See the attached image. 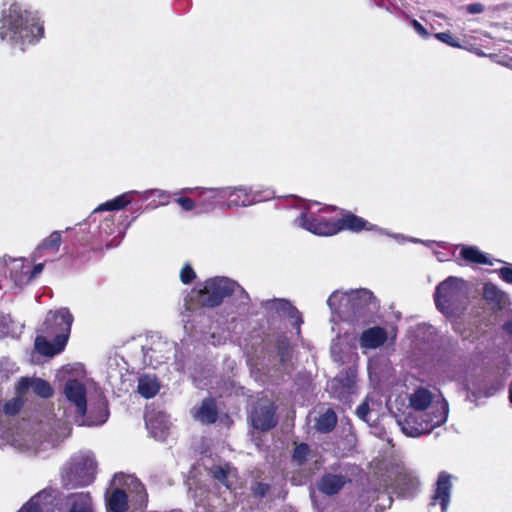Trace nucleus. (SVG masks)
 Segmentation results:
<instances>
[{
	"instance_id": "nucleus-31",
	"label": "nucleus",
	"mask_w": 512,
	"mask_h": 512,
	"mask_svg": "<svg viewBox=\"0 0 512 512\" xmlns=\"http://www.w3.org/2000/svg\"><path fill=\"white\" fill-rule=\"evenodd\" d=\"M381 402L375 395H367L365 400L358 406L356 414L359 419L369 423L374 412H378Z\"/></svg>"
},
{
	"instance_id": "nucleus-23",
	"label": "nucleus",
	"mask_w": 512,
	"mask_h": 512,
	"mask_svg": "<svg viewBox=\"0 0 512 512\" xmlns=\"http://www.w3.org/2000/svg\"><path fill=\"white\" fill-rule=\"evenodd\" d=\"M114 482L126 485L129 488L130 492L135 495V501L140 509L147 506L148 495L145 486L135 476L117 473L114 476Z\"/></svg>"
},
{
	"instance_id": "nucleus-26",
	"label": "nucleus",
	"mask_w": 512,
	"mask_h": 512,
	"mask_svg": "<svg viewBox=\"0 0 512 512\" xmlns=\"http://www.w3.org/2000/svg\"><path fill=\"white\" fill-rule=\"evenodd\" d=\"M53 498L52 489H43L34 495L18 512H49Z\"/></svg>"
},
{
	"instance_id": "nucleus-35",
	"label": "nucleus",
	"mask_w": 512,
	"mask_h": 512,
	"mask_svg": "<svg viewBox=\"0 0 512 512\" xmlns=\"http://www.w3.org/2000/svg\"><path fill=\"white\" fill-rule=\"evenodd\" d=\"M460 255L465 261L470 263L492 265L487 255L474 246H462Z\"/></svg>"
},
{
	"instance_id": "nucleus-54",
	"label": "nucleus",
	"mask_w": 512,
	"mask_h": 512,
	"mask_svg": "<svg viewBox=\"0 0 512 512\" xmlns=\"http://www.w3.org/2000/svg\"><path fill=\"white\" fill-rule=\"evenodd\" d=\"M437 258L439 261H444L445 258L443 257V255L441 253H437Z\"/></svg>"
},
{
	"instance_id": "nucleus-3",
	"label": "nucleus",
	"mask_w": 512,
	"mask_h": 512,
	"mask_svg": "<svg viewBox=\"0 0 512 512\" xmlns=\"http://www.w3.org/2000/svg\"><path fill=\"white\" fill-rule=\"evenodd\" d=\"M332 313V322L338 320L349 323L365 322L378 309V302L368 289H356L343 292L334 291L327 300Z\"/></svg>"
},
{
	"instance_id": "nucleus-29",
	"label": "nucleus",
	"mask_w": 512,
	"mask_h": 512,
	"mask_svg": "<svg viewBox=\"0 0 512 512\" xmlns=\"http://www.w3.org/2000/svg\"><path fill=\"white\" fill-rule=\"evenodd\" d=\"M419 485L418 477L408 471H403L398 475L396 488L403 497L412 496Z\"/></svg>"
},
{
	"instance_id": "nucleus-52",
	"label": "nucleus",
	"mask_w": 512,
	"mask_h": 512,
	"mask_svg": "<svg viewBox=\"0 0 512 512\" xmlns=\"http://www.w3.org/2000/svg\"><path fill=\"white\" fill-rule=\"evenodd\" d=\"M503 329L505 332L512 335V319L505 322V324L503 325Z\"/></svg>"
},
{
	"instance_id": "nucleus-42",
	"label": "nucleus",
	"mask_w": 512,
	"mask_h": 512,
	"mask_svg": "<svg viewBox=\"0 0 512 512\" xmlns=\"http://www.w3.org/2000/svg\"><path fill=\"white\" fill-rule=\"evenodd\" d=\"M195 277H196V274H195L193 268L189 264H186L182 268L181 273H180V279H181L182 283L189 284L192 282L193 279H195Z\"/></svg>"
},
{
	"instance_id": "nucleus-27",
	"label": "nucleus",
	"mask_w": 512,
	"mask_h": 512,
	"mask_svg": "<svg viewBox=\"0 0 512 512\" xmlns=\"http://www.w3.org/2000/svg\"><path fill=\"white\" fill-rule=\"evenodd\" d=\"M387 332L384 328L375 326L362 332L359 343L361 348L376 349L387 341Z\"/></svg>"
},
{
	"instance_id": "nucleus-40",
	"label": "nucleus",
	"mask_w": 512,
	"mask_h": 512,
	"mask_svg": "<svg viewBox=\"0 0 512 512\" xmlns=\"http://www.w3.org/2000/svg\"><path fill=\"white\" fill-rule=\"evenodd\" d=\"M434 37L442 43L454 48H465L472 51V49L466 45H462L459 40L452 36L450 32H439L434 34Z\"/></svg>"
},
{
	"instance_id": "nucleus-44",
	"label": "nucleus",
	"mask_w": 512,
	"mask_h": 512,
	"mask_svg": "<svg viewBox=\"0 0 512 512\" xmlns=\"http://www.w3.org/2000/svg\"><path fill=\"white\" fill-rule=\"evenodd\" d=\"M411 26L415 30V32L422 38L427 39L430 37V33L428 30L416 19H411Z\"/></svg>"
},
{
	"instance_id": "nucleus-43",
	"label": "nucleus",
	"mask_w": 512,
	"mask_h": 512,
	"mask_svg": "<svg viewBox=\"0 0 512 512\" xmlns=\"http://www.w3.org/2000/svg\"><path fill=\"white\" fill-rule=\"evenodd\" d=\"M176 202L181 206L184 211H191L196 206H199L197 201H194L188 197H179Z\"/></svg>"
},
{
	"instance_id": "nucleus-30",
	"label": "nucleus",
	"mask_w": 512,
	"mask_h": 512,
	"mask_svg": "<svg viewBox=\"0 0 512 512\" xmlns=\"http://www.w3.org/2000/svg\"><path fill=\"white\" fill-rule=\"evenodd\" d=\"M217 408L213 399L203 400L201 406L194 412L193 416L201 423H214L217 419Z\"/></svg>"
},
{
	"instance_id": "nucleus-49",
	"label": "nucleus",
	"mask_w": 512,
	"mask_h": 512,
	"mask_svg": "<svg viewBox=\"0 0 512 512\" xmlns=\"http://www.w3.org/2000/svg\"><path fill=\"white\" fill-rule=\"evenodd\" d=\"M253 491L256 495L260 496V497H263L267 494V492L269 491V485L268 484H265V483H257L254 487H253Z\"/></svg>"
},
{
	"instance_id": "nucleus-4",
	"label": "nucleus",
	"mask_w": 512,
	"mask_h": 512,
	"mask_svg": "<svg viewBox=\"0 0 512 512\" xmlns=\"http://www.w3.org/2000/svg\"><path fill=\"white\" fill-rule=\"evenodd\" d=\"M63 393L74 409L71 417L78 425L98 426L107 421L109 412L105 400L100 398L88 406L87 390L83 382L68 379L64 384Z\"/></svg>"
},
{
	"instance_id": "nucleus-33",
	"label": "nucleus",
	"mask_w": 512,
	"mask_h": 512,
	"mask_svg": "<svg viewBox=\"0 0 512 512\" xmlns=\"http://www.w3.org/2000/svg\"><path fill=\"white\" fill-rule=\"evenodd\" d=\"M71 508L69 512H93L92 499L89 493H75L69 496Z\"/></svg>"
},
{
	"instance_id": "nucleus-21",
	"label": "nucleus",
	"mask_w": 512,
	"mask_h": 512,
	"mask_svg": "<svg viewBox=\"0 0 512 512\" xmlns=\"http://www.w3.org/2000/svg\"><path fill=\"white\" fill-rule=\"evenodd\" d=\"M62 243V232L53 231L37 246L33 253V261L43 259L42 263L53 261Z\"/></svg>"
},
{
	"instance_id": "nucleus-2",
	"label": "nucleus",
	"mask_w": 512,
	"mask_h": 512,
	"mask_svg": "<svg viewBox=\"0 0 512 512\" xmlns=\"http://www.w3.org/2000/svg\"><path fill=\"white\" fill-rule=\"evenodd\" d=\"M44 35L43 23L34 12L18 3L4 4L0 10V40L25 51Z\"/></svg>"
},
{
	"instance_id": "nucleus-25",
	"label": "nucleus",
	"mask_w": 512,
	"mask_h": 512,
	"mask_svg": "<svg viewBox=\"0 0 512 512\" xmlns=\"http://www.w3.org/2000/svg\"><path fill=\"white\" fill-rule=\"evenodd\" d=\"M336 225L338 226V232L342 230H350L353 232H360L362 230L381 231V229L378 228L377 226L372 225L365 219L349 212L343 214L341 218H338L336 221Z\"/></svg>"
},
{
	"instance_id": "nucleus-6",
	"label": "nucleus",
	"mask_w": 512,
	"mask_h": 512,
	"mask_svg": "<svg viewBox=\"0 0 512 512\" xmlns=\"http://www.w3.org/2000/svg\"><path fill=\"white\" fill-rule=\"evenodd\" d=\"M97 463L94 455L79 452L73 455L61 471L62 484L67 489L90 485L96 475Z\"/></svg>"
},
{
	"instance_id": "nucleus-45",
	"label": "nucleus",
	"mask_w": 512,
	"mask_h": 512,
	"mask_svg": "<svg viewBox=\"0 0 512 512\" xmlns=\"http://www.w3.org/2000/svg\"><path fill=\"white\" fill-rule=\"evenodd\" d=\"M498 274L503 281L512 284V265L500 268Z\"/></svg>"
},
{
	"instance_id": "nucleus-39",
	"label": "nucleus",
	"mask_w": 512,
	"mask_h": 512,
	"mask_svg": "<svg viewBox=\"0 0 512 512\" xmlns=\"http://www.w3.org/2000/svg\"><path fill=\"white\" fill-rule=\"evenodd\" d=\"M235 469L230 465L225 464L224 466L215 465L210 469V473L215 479L223 483L227 488H231V484L228 482V478L235 476Z\"/></svg>"
},
{
	"instance_id": "nucleus-9",
	"label": "nucleus",
	"mask_w": 512,
	"mask_h": 512,
	"mask_svg": "<svg viewBox=\"0 0 512 512\" xmlns=\"http://www.w3.org/2000/svg\"><path fill=\"white\" fill-rule=\"evenodd\" d=\"M319 207L318 203L309 204L295 219V224L315 235L331 236L338 233L337 219L328 217L326 214L336 211L335 207Z\"/></svg>"
},
{
	"instance_id": "nucleus-41",
	"label": "nucleus",
	"mask_w": 512,
	"mask_h": 512,
	"mask_svg": "<svg viewBox=\"0 0 512 512\" xmlns=\"http://www.w3.org/2000/svg\"><path fill=\"white\" fill-rule=\"evenodd\" d=\"M309 452V446L305 443H301L294 449L293 460L296 461L299 465H301L306 461Z\"/></svg>"
},
{
	"instance_id": "nucleus-32",
	"label": "nucleus",
	"mask_w": 512,
	"mask_h": 512,
	"mask_svg": "<svg viewBox=\"0 0 512 512\" xmlns=\"http://www.w3.org/2000/svg\"><path fill=\"white\" fill-rule=\"evenodd\" d=\"M108 512H125L128 509V496L121 489H114L107 497Z\"/></svg>"
},
{
	"instance_id": "nucleus-7",
	"label": "nucleus",
	"mask_w": 512,
	"mask_h": 512,
	"mask_svg": "<svg viewBox=\"0 0 512 512\" xmlns=\"http://www.w3.org/2000/svg\"><path fill=\"white\" fill-rule=\"evenodd\" d=\"M1 261L5 269L4 279H0V294L22 289L36 278L44 267V263H37L32 267L25 258H9Z\"/></svg>"
},
{
	"instance_id": "nucleus-22",
	"label": "nucleus",
	"mask_w": 512,
	"mask_h": 512,
	"mask_svg": "<svg viewBox=\"0 0 512 512\" xmlns=\"http://www.w3.org/2000/svg\"><path fill=\"white\" fill-rule=\"evenodd\" d=\"M251 421L254 428L267 431L276 425L275 407L269 402L258 406L251 414Z\"/></svg>"
},
{
	"instance_id": "nucleus-38",
	"label": "nucleus",
	"mask_w": 512,
	"mask_h": 512,
	"mask_svg": "<svg viewBox=\"0 0 512 512\" xmlns=\"http://www.w3.org/2000/svg\"><path fill=\"white\" fill-rule=\"evenodd\" d=\"M337 423L336 413L332 409H327L319 416L316 422V429L320 432H330L334 429Z\"/></svg>"
},
{
	"instance_id": "nucleus-17",
	"label": "nucleus",
	"mask_w": 512,
	"mask_h": 512,
	"mask_svg": "<svg viewBox=\"0 0 512 512\" xmlns=\"http://www.w3.org/2000/svg\"><path fill=\"white\" fill-rule=\"evenodd\" d=\"M62 323L68 324L70 332L73 323V316L67 308L49 311L39 332L46 334L49 337H56L61 332L60 328H63Z\"/></svg>"
},
{
	"instance_id": "nucleus-51",
	"label": "nucleus",
	"mask_w": 512,
	"mask_h": 512,
	"mask_svg": "<svg viewBox=\"0 0 512 512\" xmlns=\"http://www.w3.org/2000/svg\"><path fill=\"white\" fill-rule=\"evenodd\" d=\"M331 354L334 358L335 361L339 362V361H342L340 356L338 355V350H337V345L336 344H333L332 347H331Z\"/></svg>"
},
{
	"instance_id": "nucleus-16",
	"label": "nucleus",
	"mask_w": 512,
	"mask_h": 512,
	"mask_svg": "<svg viewBox=\"0 0 512 512\" xmlns=\"http://www.w3.org/2000/svg\"><path fill=\"white\" fill-rule=\"evenodd\" d=\"M184 193H198L197 203L201 212H210L216 207L225 208L223 188H184Z\"/></svg>"
},
{
	"instance_id": "nucleus-46",
	"label": "nucleus",
	"mask_w": 512,
	"mask_h": 512,
	"mask_svg": "<svg viewBox=\"0 0 512 512\" xmlns=\"http://www.w3.org/2000/svg\"><path fill=\"white\" fill-rule=\"evenodd\" d=\"M0 371L6 373H13L16 371L15 363L11 362L8 358H2L0 360Z\"/></svg>"
},
{
	"instance_id": "nucleus-1",
	"label": "nucleus",
	"mask_w": 512,
	"mask_h": 512,
	"mask_svg": "<svg viewBox=\"0 0 512 512\" xmlns=\"http://www.w3.org/2000/svg\"><path fill=\"white\" fill-rule=\"evenodd\" d=\"M448 412V402L441 394L435 395L427 388L418 387L408 395L406 409L395 417L401 431L416 438L445 424Z\"/></svg>"
},
{
	"instance_id": "nucleus-18",
	"label": "nucleus",
	"mask_w": 512,
	"mask_h": 512,
	"mask_svg": "<svg viewBox=\"0 0 512 512\" xmlns=\"http://www.w3.org/2000/svg\"><path fill=\"white\" fill-rule=\"evenodd\" d=\"M262 306L268 311H275L279 316L291 319L292 325L296 327L297 334L300 333V326L303 323L302 316L289 301L285 299H270L263 301Z\"/></svg>"
},
{
	"instance_id": "nucleus-48",
	"label": "nucleus",
	"mask_w": 512,
	"mask_h": 512,
	"mask_svg": "<svg viewBox=\"0 0 512 512\" xmlns=\"http://www.w3.org/2000/svg\"><path fill=\"white\" fill-rule=\"evenodd\" d=\"M9 332L8 318L0 315V338L5 337Z\"/></svg>"
},
{
	"instance_id": "nucleus-47",
	"label": "nucleus",
	"mask_w": 512,
	"mask_h": 512,
	"mask_svg": "<svg viewBox=\"0 0 512 512\" xmlns=\"http://www.w3.org/2000/svg\"><path fill=\"white\" fill-rule=\"evenodd\" d=\"M279 355L282 362L286 361L287 358L290 356L289 345L286 340L280 342Z\"/></svg>"
},
{
	"instance_id": "nucleus-36",
	"label": "nucleus",
	"mask_w": 512,
	"mask_h": 512,
	"mask_svg": "<svg viewBox=\"0 0 512 512\" xmlns=\"http://www.w3.org/2000/svg\"><path fill=\"white\" fill-rule=\"evenodd\" d=\"M483 297L488 302L494 303L499 306L505 305L507 301V295L505 292L500 290L493 283H486L483 288Z\"/></svg>"
},
{
	"instance_id": "nucleus-37",
	"label": "nucleus",
	"mask_w": 512,
	"mask_h": 512,
	"mask_svg": "<svg viewBox=\"0 0 512 512\" xmlns=\"http://www.w3.org/2000/svg\"><path fill=\"white\" fill-rule=\"evenodd\" d=\"M24 406V395L16 394L15 397L4 401L0 405V414L8 417L16 416Z\"/></svg>"
},
{
	"instance_id": "nucleus-5",
	"label": "nucleus",
	"mask_w": 512,
	"mask_h": 512,
	"mask_svg": "<svg viewBox=\"0 0 512 512\" xmlns=\"http://www.w3.org/2000/svg\"><path fill=\"white\" fill-rule=\"evenodd\" d=\"M467 283L458 277L450 276L440 282L434 292L436 308L447 318L459 316L468 303Z\"/></svg>"
},
{
	"instance_id": "nucleus-15",
	"label": "nucleus",
	"mask_w": 512,
	"mask_h": 512,
	"mask_svg": "<svg viewBox=\"0 0 512 512\" xmlns=\"http://www.w3.org/2000/svg\"><path fill=\"white\" fill-rule=\"evenodd\" d=\"M144 419L146 428L151 436L156 440L164 441L171 426L166 413L155 408H147Z\"/></svg>"
},
{
	"instance_id": "nucleus-20",
	"label": "nucleus",
	"mask_w": 512,
	"mask_h": 512,
	"mask_svg": "<svg viewBox=\"0 0 512 512\" xmlns=\"http://www.w3.org/2000/svg\"><path fill=\"white\" fill-rule=\"evenodd\" d=\"M125 234V229L115 225L111 217H106L98 227L97 237L106 249L117 247Z\"/></svg>"
},
{
	"instance_id": "nucleus-50",
	"label": "nucleus",
	"mask_w": 512,
	"mask_h": 512,
	"mask_svg": "<svg viewBox=\"0 0 512 512\" xmlns=\"http://www.w3.org/2000/svg\"><path fill=\"white\" fill-rule=\"evenodd\" d=\"M466 10L470 14H480L484 11V6L481 3H472L467 5Z\"/></svg>"
},
{
	"instance_id": "nucleus-28",
	"label": "nucleus",
	"mask_w": 512,
	"mask_h": 512,
	"mask_svg": "<svg viewBox=\"0 0 512 512\" xmlns=\"http://www.w3.org/2000/svg\"><path fill=\"white\" fill-rule=\"evenodd\" d=\"M347 481L348 479L344 475L326 474L318 483V489L326 495H333L338 493L344 487Z\"/></svg>"
},
{
	"instance_id": "nucleus-13",
	"label": "nucleus",
	"mask_w": 512,
	"mask_h": 512,
	"mask_svg": "<svg viewBox=\"0 0 512 512\" xmlns=\"http://www.w3.org/2000/svg\"><path fill=\"white\" fill-rule=\"evenodd\" d=\"M62 325L63 328H60L61 332L56 337H49L39 332L35 339V349L38 353L52 357L64 350L69 338V327L67 323Z\"/></svg>"
},
{
	"instance_id": "nucleus-14",
	"label": "nucleus",
	"mask_w": 512,
	"mask_h": 512,
	"mask_svg": "<svg viewBox=\"0 0 512 512\" xmlns=\"http://www.w3.org/2000/svg\"><path fill=\"white\" fill-rule=\"evenodd\" d=\"M328 389L334 398L349 405L352 396L357 393L356 376L353 373H341L329 382Z\"/></svg>"
},
{
	"instance_id": "nucleus-53",
	"label": "nucleus",
	"mask_w": 512,
	"mask_h": 512,
	"mask_svg": "<svg viewBox=\"0 0 512 512\" xmlns=\"http://www.w3.org/2000/svg\"><path fill=\"white\" fill-rule=\"evenodd\" d=\"M4 269L5 265H2V261L0 260V279H4Z\"/></svg>"
},
{
	"instance_id": "nucleus-11",
	"label": "nucleus",
	"mask_w": 512,
	"mask_h": 512,
	"mask_svg": "<svg viewBox=\"0 0 512 512\" xmlns=\"http://www.w3.org/2000/svg\"><path fill=\"white\" fill-rule=\"evenodd\" d=\"M272 197L271 191H255L246 187L223 188L225 208L245 207L257 202L268 200Z\"/></svg>"
},
{
	"instance_id": "nucleus-12",
	"label": "nucleus",
	"mask_w": 512,
	"mask_h": 512,
	"mask_svg": "<svg viewBox=\"0 0 512 512\" xmlns=\"http://www.w3.org/2000/svg\"><path fill=\"white\" fill-rule=\"evenodd\" d=\"M134 194H141L144 199H148L151 196H156L160 200L159 205L168 204L171 197V194L169 192L161 189L146 190L142 193H139L137 191H129L115 197L112 200H109L101 204L97 209L93 211V215L100 211H112L123 209L132 202Z\"/></svg>"
},
{
	"instance_id": "nucleus-24",
	"label": "nucleus",
	"mask_w": 512,
	"mask_h": 512,
	"mask_svg": "<svg viewBox=\"0 0 512 512\" xmlns=\"http://www.w3.org/2000/svg\"><path fill=\"white\" fill-rule=\"evenodd\" d=\"M451 488V476L446 472H441L436 482L431 505L440 504L442 512H445L450 502Z\"/></svg>"
},
{
	"instance_id": "nucleus-10",
	"label": "nucleus",
	"mask_w": 512,
	"mask_h": 512,
	"mask_svg": "<svg viewBox=\"0 0 512 512\" xmlns=\"http://www.w3.org/2000/svg\"><path fill=\"white\" fill-rule=\"evenodd\" d=\"M176 345L158 335L148 338V343L142 346L143 363L156 368L170 359L175 352Z\"/></svg>"
},
{
	"instance_id": "nucleus-8",
	"label": "nucleus",
	"mask_w": 512,
	"mask_h": 512,
	"mask_svg": "<svg viewBox=\"0 0 512 512\" xmlns=\"http://www.w3.org/2000/svg\"><path fill=\"white\" fill-rule=\"evenodd\" d=\"M236 295L242 304L249 300L245 290L234 280L217 276L207 279L199 290V301L207 307H215L222 303L224 298Z\"/></svg>"
},
{
	"instance_id": "nucleus-55",
	"label": "nucleus",
	"mask_w": 512,
	"mask_h": 512,
	"mask_svg": "<svg viewBox=\"0 0 512 512\" xmlns=\"http://www.w3.org/2000/svg\"><path fill=\"white\" fill-rule=\"evenodd\" d=\"M443 366H444V367L449 368V367H450V364L445 362V363L443 364Z\"/></svg>"
},
{
	"instance_id": "nucleus-34",
	"label": "nucleus",
	"mask_w": 512,
	"mask_h": 512,
	"mask_svg": "<svg viewBox=\"0 0 512 512\" xmlns=\"http://www.w3.org/2000/svg\"><path fill=\"white\" fill-rule=\"evenodd\" d=\"M160 389V385L156 377L144 375L139 378L138 392L145 398L154 397Z\"/></svg>"
},
{
	"instance_id": "nucleus-19",
	"label": "nucleus",
	"mask_w": 512,
	"mask_h": 512,
	"mask_svg": "<svg viewBox=\"0 0 512 512\" xmlns=\"http://www.w3.org/2000/svg\"><path fill=\"white\" fill-rule=\"evenodd\" d=\"M29 390L41 398H50L54 390L50 383L46 380L36 377H22L19 379L15 386V393L19 395H26Z\"/></svg>"
}]
</instances>
